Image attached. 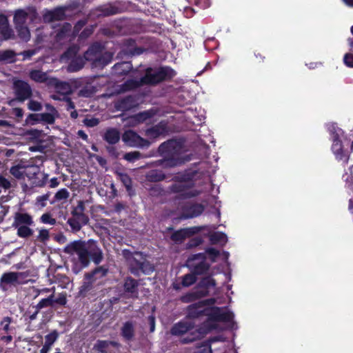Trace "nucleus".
<instances>
[{"label":"nucleus","instance_id":"nucleus-1","mask_svg":"<svg viewBox=\"0 0 353 353\" xmlns=\"http://www.w3.org/2000/svg\"><path fill=\"white\" fill-rule=\"evenodd\" d=\"M203 316H208L204 324L205 328L203 327V330H208V332L216 327V321L230 323L234 319V314L232 312L220 307L209 308L206 305V301H200L188 306V318L196 319Z\"/></svg>","mask_w":353,"mask_h":353},{"label":"nucleus","instance_id":"nucleus-2","mask_svg":"<svg viewBox=\"0 0 353 353\" xmlns=\"http://www.w3.org/2000/svg\"><path fill=\"white\" fill-rule=\"evenodd\" d=\"M64 252L72 256L76 255L80 263L86 267L92 259L96 264L103 259V252L97 243L92 239L88 241H74L70 243L65 248Z\"/></svg>","mask_w":353,"mask_h":353},{"label":"nucleus","instance_id":"nucleus-3","mask_svg":"<svg viewBox=\"0 0 353 353\" xmlns=\"http://www.w3.org/2000/svg\"><path fill=\"white\" fill-rule=\"evenodd\" d=\"M186 152L185 147L180 141L172 139L161 143L159 147V152L163 157L161 165L163 168H174L191 161L192 155Z\"/></svg>","mask_w":353,"mask_h":353},{"label":"nucleus","instance_id":"nucleus-4","mask_svg":"<svg viewBox=\"0 0 353 353\" xmlns=\"http://www.w3.org/2000/svg\"><path fill=\"white\" fill-rule=\"evenodd\" d=\"M176 72L169 67H161L157 69L148 68L144 77L139 79H129L123 85H119V92H125L137 88L143 84H157L159 82L171 79L174 77Z\"/></svg>","mask_w":353,"mask_h":353},{"label":"nucleus","instance_id":"nucleus-5","mask_svg":"<svg viewBox=\"0 0 353 353\" xmlns=\"http://www.w3.org/2000/svg\"><path fill=\"white\" fill-rule=\"evenodd\" d=\"M207 333L208 330H203V327L195 328L194 323L189 319L174 324L171 329V334L174 336H181L185 334H188L182 339L183 343L192 342Z\"/></svg>","mask_w":353,"mask_h":353},{"label":"nucleus","instance_id":"nucleus-6","mask_svg":"<svg viewBox=\"0 0 353 353\" xmlns=\"http://www.w3.org/2000/svg\"><path fill=\"white\" fill-rule=\"evenodd\" d=\"M123 255L128 261L130 272L137 276L141 273L149 274L154 271L153 265L148 261L140 252H131L129 250H123Z\"/></svg>","mask_w":353,"mask_h":353},{"label":"nucleus","instance_id":"nucleus-7","mask_svg":"<svg viewBox=\"0 0 353 353\" xmlns=\"http://www.w3.org/2000/svg\"><path fill=\"white\" fill-rule=\"evenodd\" d=\"M327 129L332 141L331 150L338 161H343L347 163L349 155L343 150V145L341 139L343 137L344 132L339 128L336 123H330L327 124Z\"/></svg>","mask_w":353,"mask_h":353},{"label":"nucleus","instance_id":"nucleus-8","mask_svg":"<svg viewBox=\"0 0 353 353\" xmlns=\"http://www.w3.org/2000/svg\"><path fill=\"white\" fill-rule=\"evenodd\" d=\"M112 58L111 53L104 50L99 43L91 46L84 53V59L92 62L94 67H103L108 64Z\"/></svg>","mask_w":353,"mask_h":353},{"label":"nucleus","instance_id":"nucleus-9","mask_svg":"<svg viewBox=\"0 0 353 353\" xmlns=\"http://www.w3.org/2000/svg\"><path fill=\"white\" fill-rule=\"evenodd\" d=\"M193 182L189 175H180L176 176V181L171 187L173 192L179 193L185 198L196 196L203 192L205 190H193Z\"/></svg>","mask_w":353,"mask_h":353},{"label":"nucleus","instance_id":"nucleus-10","mask_svg":"<svg viewBox=\"0 0 353 353\" xmlns=\"http://www.w3.org/2000/svg\"><path fill=\"white\" fill-rule=\"evenodd\" d=\"M13 91L16 96V99H12L10 101L9 104L10 105H14L16 100L23 102L33 96L40 98L39 92H36L34 95L30 85L22 80L14 81Z\"/></svg>","mask_w":353,"mask_h":353},{"label":"nucleus","instance_id":"nucleus-11","mask_svg":"<svg viewBox=\"0 0 353 353\" xmlns=\"http://www.w3.org/2000/svg\"><path fill=\"white\" fill-rule=\"evenodd\" d=\"M79 48L73 46L68 49L66 52L61 57L62 61H70L67 70L70 72H75L83 68L84 60L81 56H77Z\"/></svg>","mask_w":353,"mask_h":353},{"label":"nucleus","instance_id":"nucleus-12","mask_svg":"<svg viewBox=\"0 0 353 353\" xmlns=\"http://www.w3.org/2000/svg\"><path fill=\"white\" fill-rule=\"evenodd\" d=\"M200 285L201 288H203L205 289L202 290H196L186 294L185 295L181 296V301L183 303H190L200 297L207 295L209 290L211 288H214L215 281L210 276L205 277L201 281Z\"/></svg>","mask_w":353,"mask_h":353},{"label":"nucleus","instance_id":"nucleus-13","mask_svg":"<svg viewBox=\"0 0 353 353\" xmlns=\"http://www.w3.org/2000/svg\"><path fill=\"white\" fill-rule=\"evenodd\" d=\"M123 141L129 146L131 147H148L150 143L141 138L135 132L132 130H128L125 132L122 137Z\"/></svg>","mask_w":353,"mask_h":353},{"label":"nucleus","instance_id":"nucleus-14","mask_svg":"<svg viewBox=\"0 0 353 353\" xmlns=\"http://www.w3.org/2000/svg\"><path fill=\"white\" fill-rule=\"evenodd\" d=\"M89 218L86 214H80L72 212V216L68 219L67 223L70 225L72 232H79L83 225H86Z\"/></svg>","mask_w":353,"mask_h":353},{"label":"nucleus","instance_id":"nucleus-15","mask_svg":"<svg viewBox=\"0 0 353 353\" xmlns=\"http://www.w3.org/2000/svg\"><path fill=\"white\" fill-rule=\"evenodd\" d=\"M21 276V272H10L4 273L0 279V288L3 291L8 290V285H15L18 284L19 279Z\"/></svg>","mask_w":353,"mask_h":353},{"label":"nucleus","instance_id":"nucleus-16","mask_svg":"<svg viewBox=\"0 0 353 353\" xmlns=\"http://www.w3.org/2000/svg\"><path fill=\"white\" fill-rule=\"evenodd\" d=\"M203 254H199L194 256L193 259L189 261L191 263L190 265L194 266V272L197 274L205 272L209 268V265L203 261Z\"/></svg>","mask_w":353,"mask_h":353},{"label":"nucleus","instance_id":"nucleus-17","mask_svg":"<svg viewBox=\"0 0 353 353\" xmlns=\"http://www.w3.org/2000/svg\"><path fill=\"white\" fill-rule=\"evenodd\" d=\"M49 85H53L55 87L57 92L65 97L72 92V88L68 83L61 81L56 78H51L49 81Z\"/></svg>","mask_w":353,"mask_h":353},{"label":"nucleus","instance_id":"nucleus-18","mask_svg":"<svg viewBox=\"0 0 353 353\" xmlns=\"http://www.w3.org/2000/svg\"><path fill=\"white\" fill-rule=\"evenodd\" d=\"M34 221L32 217L27 213L17 212L14 217L12 227L32 225Z\"/></svg>","mask_w":353,"mask_h":353},{"label":"nucleus","instance_id":"nucleus-19","mask_svg":"<svg viewBox=\"0 0 353 353\" xmlns=\"http://www.w3.org/2000/svg\"><path fill=\"white\" fill-rule=\"evenodd\" d=\"M196 231V228H185L180 230H178L174 232L172 234L171 239L173 241L176 243L182 242L186 237H188L195 233Z\"/></svg>","mask_w":353,"mask_h":353},{"label":"nucleus","instance_id":"nucleus-20","mask_svg":"<svg viewBox=\"0 0 353 353\" xmlns=\"http://www.w3.org/2000/svg\"><path fill=\"white\" fill-rule=\"evenodd\" d=\"M168 132L167 124L165 122H160L158 125L148 129L146 134L150 138H157Z\"/></svg>","mask_w":353,"mask_h":353},{"label":"nucleus","instance_id":"nucleus-21","mask_svg":"<svg viewBox=\"0 0 353 353\" xmlns=\"http://www.w3.org/2000/svg\"><path fill=\"white\" fill-rule=\"evenodd\" d=\"M17 186V181L12 177L7 176V174L0 173V194L2 190H8Z\"/></svg>","mask_w":353,"mask_h":353},{"label":"nucleus","instance_id":"nucleus-22","mask_svg":"<svg viewBox=\"0 0 353 353\" xmlns=\"http://www.w3.org/2000/svg\"><path fill=\"white\" fill-rule=\"evenodd\" d=\"M30 78L37 83H46L49 85V81L52 77H49L48 73L40 70H32L29 72Z\"/></svg>","mask_w":353,"mask_h":353},{"label":"nucleus","instance_id":"nucleus-23","mask_svg":"<svg viewBox=\"0 0 353 353\" xmlns=\"http://www.w3.org/2000/svg\"><path fill=\"white\" fill-rule=\"evenodd\" d=\"M103 137L110 145H114L120 140V132L117 129L110 128L105 130Z\"/></svg>","mask_w":353,"mask_h":353},{"label":"nucleus","instance_id":"nucleus-24","mask_svg":"<svg viewBox=\"0 0 353 353\" xmlns=\"http://www.w3.org/2000/svg\"><path fill=\"white\" fill-rule=\"evenodd\" d=\"M64 15V10L62 8H57L54 10L48 11L43 15V19L47 22L60 21L63 19Z\"/></svg>","mask_w":353,"mask_h":353},{"label":"nucleus","instance_id":"nucleus-25","mask_svg":"<svg viewBox=\"0 0 353 353\" xmlns=\"http://www.w3.org/2000/svg\"><path fill=\"white\" fill-rule=\"evenodd\" d=\"M124 290L130 293L132 297H137L138 281L132 277H128L124 283Z\"/></svg>","mask_w":353,"mask_h":353},{"label":"nucleus","instance_id":"nucleus-26","mask_svg":"<svg viewBox=\"0 0 353 353\" xmlns=\"http://www.w3.org/2000/svg\"><path fill=\"white\" fill-rule=\"evenodd\" d=\"M110 345L118 347L119 344L115 341L99 340L94 345V349L101 353H108V350Z\"/></svg>","mask_w":353,"mask_h":353},{"label":"nucleus","instance_id":"nucleus-27","mask_svg":"<svg viewBox=\"0 0 353 353\" xmlns=\"http://www.w3.org/2000/svg\"><path fill=\"white\" fill-rule=\"evenodd\" d=\"M134 334V325L132 322L128 321L124 323L121 328V334L126 340H131Z\"/></svg>","mask_w":353,"mask_h":353},{"label":"nucleus","instance_id":"nucleus-28","mask_svg":"<svg viewBox=\"0 0 353 353\" xmlns=\"http://www.w3.org/2000/svg\"><path fill=\"white\" fill-rule=\"evenodd\" d=\"M28 14L22 10H17L14 17V21L16 27H21L26 26V21L28 19Z\"/></svg>","mask_w":353,"mask_h":353},{"label":"nucleus","instance_id":"nucleus-29","mask_svg":"<svg viewBox=\"0 0 353 353\" xmlns=\"http://www.w3.org/2000/svg\"><path fill=\"white\" fill-rule=\"evenodd\" d=\"M97 92L96 88L91 83H87L78 92V96L88 98L92 97Z\"/></svg>","mask_w":353,"mask_h":353},{"label":"nucleus","instance_id":"nucleus-30","mask_svg":"<svg viewBox=\"0 0 353 353\" xmlns=\"http://www.w3.org/2000/svg\"><path fill=\"white\" fill-rule=\"evenodd\" d=\"M132 68V64L130 62H121L114 65V72L119 75L124 74L128 72Z\"/></svg>","mask_w":353,"mask_h":353},{"label":"nucleus","instance_id":"nucleus-31","mask_svg":"<svg viewBox=\"0 0 353 353\" xmlns=\"http://www.w3.org/2000/svg\"><path fill=\"white\" fill-rule=\"evenodd\" d=\"M10 173L15 181L16 179H22L24 178V166L21 165L12 166Z\"/></svg>","mask_w":353,"mask_h":353},{"label":"nucleus","instance_id":"nucleus-32","mask_svg":"<svg viewBox=\"0 0 353 353\" xmlns=\"http://www.w3.org/2000/svg\"><path fill=\"white\" fill-rule=\"evenodd\" d=\"M146 179L149 181L157 182L163 180L165 175L161 171L154 170L147 173Z\"/></svg>","mask_w":353,"mask_h":353},{"label":"nucleus","instance_id":"nucleus-33","mask_svg":"<svg viewBox=\"0 0 353 353\" xmlns=\"http://www.w3.org/2000/svg\"><path fill=\"white\" fill-rule=\"evenodd\" d=\"M70 196V192L66 188L59 190L54 195V199L51 201V204L57 201L65 202Z\"/></svg>","mask_w":353,"mask_h":353},{"label":"nucleus","instance_id":"nucleus-34","mask_svg":"<svg viewBox=\"0 0 353 353\" xmlns=\"http://www.w3.org/2000/svg\"><path fill=\"white\" fill-rule=\"evenodd\" d=\"M210 240L213 243L223 245L227 242V236L223 232H216L211 234Z\"/></svg>","mask_w":353,"mask_h":353},{"label":"nucleus","instance_id":"nucleus-35","mask_svg":"<svg viewBox=\"0 0 353 353\" xmlns=\"http://www.w3.org/2000/svg\"><path fill=\"white\" fill-rule=\"evenodd\" d=\"M16 54L10 50L0 51V62H12Z\"/></svg>","mask_w":353,"mask_h":353},{"label":"nucleus","instance_id":"nucleus-36","mask_svg":"<svg viewBox=\"0 0 353 353\" xmlns=\"http://www.w3.org/2000/svg\"><path fill=\"white\" fill-rule=\"evenodd\" d=\"M30 225L14 227L17 229V235L21 238H28L32 235L33 230L29 228Z\"/></svg>","mask_w":353,"mask_h":353},{"label":"nucleus","instance_id":"nucleus-37","mask_svg":"<svg viewBox=\"0 0 353 353\" xmlns=\"http://www.w3.org/2000/svg\"><path fill=\"white\" fill-rule=\"evenodd\" d=\"M39 173V168L35 165L24 167V177L29 179L34 178Z\"/></svg>","mask_w":353,"mask_h":353},{"label":"nucleus","instance_id":"nucleus-38","mask_svg":"<svg viewBox=\"0 0 353 353\" xmlns=\"http://www.w3.org/2000/svg\"><path fill=\"white\" fill-rule=\"evenodd\" d=\"M54 303V295L51 294L48 298L41 299L36 305V309L40 310L42 308L52 306Z\"/></svg>","mask_w":353,"mask_h":353},{"label":"nucleus","instance_id":"nucleus-39","mask_svg":"<svg viewBox=\"0 0 353 353\" xmlns=\"http://www.w3.org/2000/svg\"><path fill=\"white\" fill-rule=\"evenodd\" d=\"M18 32V36L21 39L25 41H28L30 38V32L26 26H22L21 27H16Z\"/></svg>","mask_w":353,"mask_h":353},{"label":"nucleus","instance_id":"nucleus-40","mask_svg":"<svg viewBox=\"0 0 353 353\" xmlns=\"http://www.w3.org/2000/svg\"><path fill=\"white\" fill-rule=\"evenodd\" d=\"M94 281H95V279H94L90 274L86 275L85 281L83 285L81 286L80 293L83 294L89 291L92 288V283Z\"/></svg>","mask_w":353,"mask_h":353},{"label":"nucleus","instance_id":"nucleus-41","mask_svg":"<svg viewBox=\"0 0 353 353\" xmlns=\"http://www.w3.org/2000/svg\"><path fill=\"white\" fill-rule=\"evenodd\" d=\"M41 122H43L47 124H53L55 121V119L59 117V114H55L49 112L41 113Z\"/></svg>","mask_w":353,"mask_h":353},{"label":"nucleus","instance_id":"nucleus-42","mask_svg":"<svg viewBox=\"0 0 353 353\" xmlns=\"http://www.w3.org/2000/svg\"><path fill=\"white\" fill-rule=\"evenodd\" d=\"M28 108L34 112H38L42 110V104L40 101L31 98L28 99Z\"/></svg>","mask_w":353,"mask_h":353},{"label":"nucleus","instance_id":"nucleus-43","mask_svg":"<svg viewBox=\"0 0 353 353\" xmlns=\"http://www.w3.org/2000/svg\"><path fill=\"white\" fill-rule=\"evenodd\" d=\"M204 210V207L201 204H194L190 208L189 217H194L200 215Z\"/></svg>","mask_w":353,"mask_h":353},{"label":"nucleus","instance_id":"nucleus-44","mask_svg":"<svg viewBox=\"0 0 353 353\" xmlns=\"http://www.w3.org/2000/svg\"><path fill=\"white\" fill-rule=\"evenodd\" d=\"M57 338L58 333L56 330H54L45 336L44 344L51 347L53 343L57 341Z\"/></svg>","mask_w":353,"mask_h":353},{"label":"nucleus","instance_id":"nucleus-45","mask_svg":"<svg viewBox=\"0 0 353 353\" xmlns=\"http://www.w3.org/2000/svg\"><path fill=\"white\" fill-rule=\"evenodd\" d=\"M108 270L106 268L101 266L97 268L94 271H93L91 274H89L94 279L97 280L104 276Z\"/></svg>","mask_w":353,"mask_h":353},{"label":"nucleus","instance_id":"nucleus-46","mask_svg":"<svg viewBox=\"0 0 353 353\" xmlns=\"http://www.w3.org/2000/svg\"><path fill=\"white\" fill-rule=\"evenodd\" d=\"M196 281L194 274H188L182 277V285L184 287H188Z\"/></svg>","mask_w":353,"mask_h":353},{"label":"nucleus","instance_id":"nucleus-47","mask_svg":"<svg viewBox=\"0 0 353 353\" xmlns=\"http://www.w3.org/2000/svg\"><path fill=\"white\" fill-rule=\"evenodd\" d=\"M83 123L85 126L92 128L99 123V119L93 117H86L83 119Z\"/></svg>","mask_w":353,"mask_h":353},{"label":"nucleus","instance_id":"nucleus-48","mask_svg":"<svg viewBox=\"0 0 353 353\" xmlns=\"http://www.w3.org/2000/svg\"><path fill=\"white\" fill-rule=\"evenodd\" d=\"M141 157V154L139 152L134 151L126 153L123 158L130 162H134V161L140 159Z\"/></svg>","mask_w":353,"mask_h":353},{"label":"nucleus","instance_id":"nucleus-49","mask_svg":"<svg viewBox=\"0 0 353 353\" xmlns=\"http://www.w3.org/2000/svg\"><path fill=\"white\" fill-rule=\"evenodd\" d=\"M49 232L46 229H41L39 231V234L37 236V240L41 242H46L49 239Z\"/></svg>","mask_w":353,"mask_h":353},{"label":"nucleus","instance_id":"nucleus-50","mask_svg":"<svg viewBox=\"0 0 353 353\" xmlns=\"http://www.w3.org/2000/svg\"><path fill=\"white\" fill-rule=\"evenodd\" d=\"M41 221L43 223L54 225L56 219L52 218L50 214H43L41 216Z\"/></svg>","mask_w":353,"mask_h":353},{"label":"nucleus","instance_id":"nucleus-51","mask_svg":"<svg viewBox=\"0 0 353 353\" xmlns=\"http://www.w3.org/2000/svg\"><path fill=\"white\" fill-rule=\"evenodd\" d=\"M50 194L47 193L37 198V203L42 208L46 205V201L49 199Z\"/></svg>","mask_w":353,"mask_h":353},{"label":"nucleus","instance_id":"nucleus-52","mask_svg":"<svg viewBox=\"0 0 353 353\" xmlns=\"http://www.w3.org/2000/svg\"><path fill=\"white\" fill-rule=\"evenodd\" d=\"M84 211H85V203L83 201H78L77 205L75 207V208L74 209V210L72 211V212L78 213L80 214H85L84 213Z\"/></svg>","mask_w":353,"mask_h":353},{"label":"nucleus","instance_id":"nucleus-53","mask_svg":"<svg viewBox=\"0 0 353 353\" xmlns=\"http://www.w3.org/2000/svg\"><path fill=\"white\" fill-rule=\"evenodd\" d=\"M120 179L123 183V185L129 189L131 187L132 181L129 176L126 174H120Z\"/></svg>","mask_w":353,"mask_h":353},{"label":"nucleus","instance_id":"nucleus-54","mask_svg":"<svg viewBox=\"0 0 353 353\" xmlns=\"http://www.w3.org/2000/svg\"><path fill=\"white\" fill-rule=\"evenodd\" d=\"M101 14L104 16L114 14L116 13L115 9L111 6H105L101 8Z\"/></svg>","mask_w":353,"mask_h":353},{"label":"nucleus","instance_id":"nucleus-55","mask_svg":"<svg viewBox=\"0 0 353 353\" xmlns=\"http://www.w3.org/2000/svg\"><path fill=\"white\" fill-rule=\"evenodd\" d=\"M37 52H38L37 49L28 50L23 51L20 54L23 55V59L26 60V59H30L33 55L36 54L37 53Z\"/></svg>","mask_w":353,"mask_h":353},{"label":"nucleus","instance_id":"nucleus-56","mask_svg":"<svg viewBox=\"0 0 353 353\" xmlns=\"http://www.w3.org/2000/svg\"><path fill=\"white\" fill-rule=\"evenodd\" d=\"M11 323V319L10 317H5L1 323V325L2 329L8 332L10 329V324Z\"/></svg>","mask_w":353,"mask_h":353},{"label":"nucleus","instance_id":"nucleus-57","mask_svg":"<svg viewBox=\"0 0 353 353\" xmlns=\"http://www.w3.org/2000/svg\"><path fill=\"white\" fill-rule=\"evenodd\" d=\"M106 150H108V153L113 157L117 158L119 155L118 150L112 145L107 146Z\"/></svg>","mask_w":353,"mask_h":353},{"label":"nucleus","instance_id":"nucleus-58","mask_svg":"<svg viewBox=\"0 0 353 353\" xmlns=\"http://www.w3.org/2000/svg\"><path fill=\"white\" fill-rule=\"evenodd\" d=\"M11 114L18 119H21L23 116V110L20 108H15L12 110Z\"/></svg>","mask_w":353,"mask_h":353},{"label":"nucleus","instance_id":"nucleus-59","mask_svg":"<svg viewBox=\"0 0 353 353\" xmlns=\"http://www.w3.org/2000/svg\"><path fill=\"white\" fill-rule=\"evenodd\" d=\"M345 64L348 67H353V54H346L343 59Z\"/></svg>","mask_w":353,"mask_h":353},{"label":"nucleus","instance_id":"nucleus-60","mask_svg":"<svg viewBox=\"0 0 353 353\" xmlns=\"http://www.w3.org/2000/svg\"><path fill=\"white\" fill-rule=\"evenodd\" d=\"M41 116V114H30L28 117V120L34 121L32 124H34L35 123L41 122V117H38Z\"/></svg>","mask_w":353,"mask_h":353},{"label":"nucleus","instance_id":"nucleus-61","mask_svg":"<svg viewBox=\"0 0 353 353\" xmlns=\"http://www.w3.org/2000/svg\"><path fill=\"white\" fill-rule=\"evenodd\" d=\"M206 252L211 257L212 261H214L215 258L219 255V251L214 248H209Z\"/></svg>","mask_w":353,"mask_h":353},{"label":"nucleus","instance_id":"nucleus-62","mask_svg":"<svg viewBox=\"0 0 353 353\" xmlns=\"http://www.w3.org/2000/svg\"><path fill=\"white\" fill-rule=\"evenodd\" d=\"M63 100H65L67 103V110H72L74 109L75 105L74 103L71 101V99L68 97H63Z\"/></svg>","mask_w":353,"mask_h":353},{"label":"nucleus","instance_id":"nucleus-63","mask_svg":"<svg viewBox=\"0 0 353 353\" xmlns=\"http://www.w3.org/2000/svg\"><path fill=\"white\" fill-rule=\"evenodd\" d=\"M148 322L150 324V330L151 332H153L155 330V318L153 316H150L148 317Z\"/></svg>","mask_w":353,"mask_h":353},{"label":"nucleus","instance_id":"nucleus-64","mask_svg":"<svg viewBox=\"0 0 353 353\" xmlns=\"http://www.w3.org/2000/svg\"><path fill=\"white\" fill-rule=\"evenodd\" d=\"M45 106H46V110L48 111V112L55 114H59L58 111L52 105H50L49 103H46L45 105Z\"/></svg>","mask_w":353,"mask_h":353}]
</instances>
